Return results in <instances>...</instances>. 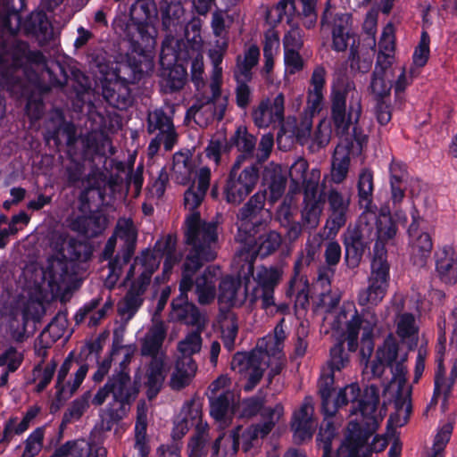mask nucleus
I'll return each mask as SVG.
<instances>
[{"mask_svg":"<svg viewBox=\"0 0 457 457\" xmlns=\"http://www.w3.org/2000/svg\"><path fill=\"white\" fill-rule=\"evenodd\" d=\"M351 162V148L348 144L340 143L335 149L330 176L333 182L342 183L347 177Z\"/></svg>","mask_w":457,"mask_h":457,"instance_id":"bb28decb","label":"nucleus"},{"mask_svg":"<svg viewBox=\"0 0 457 457\" xmlns=\"http://www.w3.org/2000/svg\"><path fill=\"white\" fill-rule=\"evenodd\" d=\"M429 56V37L426 31H423L420 41L414 50L412 60L415 67H423Z\"/></svg>","mask_w":457,"mask_h":457,"instance_id":"052dcab7","label":"nucleus"},{"mask_svg":"<svg viewBox=\"0 0 457 457\" xmlns=\"http://www.w3.org/2000/svg\"><path fill=\"white\" fill-rule=\"evenodd\" d=\"M39 304L35 302L28 303L21 310H16L12 313L10 320V328L12 335L16 340H21L26 331V326L29 320H37V308Z\"/></svg>","mask_w":457,"mask_h":457,"instance_id":"7c9ffc66","label":"nucleus"},{"mask_svg":"<svg viewBox=\"0 0 457 457\" xmlns=\"http://www.w3.org/2000/svg\"><path fill=\"white\" fill-rule=\"evenodd\" d=\"M205 193L191 187L185 193V207L190 212L186 224V241L191 246L189 254L212 261L216 257L217 232L212 223L203 222L195 209L201 204Z\"/></svg>","mask_w":457,"mask_h":457,"instance_id":"39448f33","label":"nucleus"},{"mask_svg":"<svg viewBox=\"0 0 457 457\" xmlns=\"http://www.w3.org/2000/svg\"><path fill=\"white\" fill-rule=\"evenodd\" d=\"M101 420L99 423L95 427L93 431V438L94 440H98L103 442L104 434L107 431H110L115 423L118 422L119 420L121 419V416L117 412H114L112 410H104L101 412Z\"/></svg>","mask_w":457,"mask_h":457,"instance_id":"603ef678","label":"nucleus"},{"mask_svg":"<svg viewBox=\"0 0 457 457\" xmlns=\"http://www.w3.org/2000/svg\"><path fill=\"white\" fill-rule=\"evenodd\" d=\"M204 328H198L187 333L177 345V350L180 354V359L191 358L192 355L200 353L203 345L201 333Z\"/></svg>","mask_w":457,"mask_h":457,"instance_id":"49530a36","label":"nucleus"},{"mask_svg":"<svg viewBox=\"0 0 457 457\" xmlns=\"http://www.w3.org/2000/svg\"><path fill=\"white\" fill-rule=\"evenodd\" d=\"M350 19L348 13H334L329 8L326 9L322 18V25L332 27V47L335 51L342 52L350 47V52L356 46V37L350 32Z\"/></svg>","mask_w":457,"mask_h":457,"instance_id":"a211bd4d","label":"nucleus"},{"mask_svg":"<svg viewBox=\"0 0 457 457\" xmlns=\"http://www.w3.org/2000/svg\"><path fill=\"white\" fill-rule=\"evenodd\" d=\"M159 264L160 261L157 260V257L150 253H144L140 258L135 260L127 275V280L132 278L136 270L140 272V276L137 280L132 283L124 300L120 303L119 309L122 314H128L130 317L141 306L143 303L142 295L150 282L152 274L158 268Z\"/></svg>","mask_w":457,"mask_h":457,"instance_id":"9d476101","label":"nucleus"},{"mask_svg":"<svg viewBox=\"0 0 457 457\" xmlns=\"http://www.w3.org/2000/svg\"><path fill=\"white\" fill-rule=\"evenodd\" d=\"M113 237H115V238L119 237L124 241L126 252L124 253L123 262H128L131 257L133 246L137 240V230L132 221L129 219L119 220Z\"/></svg>","mask_w":457,"mask_h":457,"instance_id":"a19ab883","label":"nucleus"},{"mask_svg":"<svg viewBox=\"0 0 457 457\" xmlns=\"http://www.w3.org/2000/svg\"><path fill=\"white\" fill-rule=\"evenodd\" d=\"M190 427L195 428V434L188 443L189 457H203L209 441L208 424L202 420V410L195 402L187 403L175 420L173 436L181 437Z\"/></svg>","mask_w":457,"mask_h":457,"instance_id":"1a4fd4ad","label":"nucleus"},{"mask_svg":"<svg viewBox=\"0 0 457 457\" xmlns=\"http://www.w3.org/2000/svg\"><path fill=\"white\" fill-rule=\"evenodd\" d=\"M436 271L445 284H454L457 281V255L451 246H445L438 252Z\"/></svg>","mask_w":457,"mask_h":457,"instance_id":"393cba45","label":"nucleus"},{"mask_svg":"<svg viewBox=\"0 0 457 457\" xmlns=\"http://www.w3.org/2000/svg\"><path fill=\"white\" fill-rule=\"evenodd\" d=\"M160 10L162 16L164 26H170L175 20H179L183 15V8L179 3L168 4L162 2Z\"/></svg>","mask_w":457,"mask_h":457,"instance_id":"e2e57ef3","label":"nucleus"},{"mask_svg":"<svg viewBox=\"0 0 457 457\" xmlns=\"http://www.w3.org/2000/svg\"><path fill=\"white\" fill-rule=\"evenodd\" d=\"M333 376L320 377L319 390L325 415L333 416L339 408L351 404L350 420L338 457H367V435L383 420L386 409L379 403L378 389L370 385L363 395L358 384L352 383L336 391Z\"/></svg>","mask_w":457,"mask_h":457,"instance_id":"f257e3e1","label":"nucleus"},{"mask_svg":"<svg viewBox=\"0 0 457 457\" xmlns=\"http://www.w3.org/2000/svg\"><path fill=\"white\" fill-rule=\"evenodd\" d=\"M259 56V48L256 46H251L245 52L244 56H238L237 59L234 71L235 79L238 83L236 99L237 104L241 108H245L250 103L251 91L245 82L251 79V70L257 64Z\"/></svg>","mask_w":457,"mask_h":457,"instance_id":"f3484780","label":"nucleus"},{"mask_svg":"<svg viewBox=\"0 0 457 457\" xmlns=\"http://www.w3.org/2000/svg\"><path fill=\"white\" fill-rule=\"evenodd\" d=\"M230 379L226 376L219 377L210 387L211 415L220 428L228 427L234 415L236 397L229 390Z\"/></svg>","mask_w":457,"mask_h":457,"instance_id":"4468645a","label":"nucleus"},{"mask_svg":"<svg viewBox=\"0 0 457 457\" xmlns=\"http://www.w3.org/2000/svg\"><path fill=\"white\" fill-rule=\"evenodd\" d=\"M280 278V272L277 269L262 267L256 274L257 287L259 288L274 287Z\"/></svg>","mask_w":457,"mask_h":457,"instance_id":"bf43d9fd","label":"nucleus"},{"mask_svg":"<svg viewBox=\"0 0 457 457\" xmlns=\"http://www.w3.org/2000/svg\"><path fill=\"white\" fill-rule=\"evenodd\" d=\"M220 275L219 268L209 267L197 278L195 281V289L198 295V301L201 303H211L215 296V284Z\"/></svg>","mask_w":457,"mask_h":457,"instance_id":"2f4dec72","label":"nucleus"},{"mask_svg":"<svg viewBox=\"0 0 457 457\" xmlns=\"http://www.w3.org/2000/svg\"><path fill=\"white\" fill-rule=\"evenodd\" d=\"M147 130L152 134L157 132L148 145L150 156L158 153L162 143L167 151H170L177 143L178 134L172 120L162 110H155L148 114Z\"/></svg>","mask_w":457,"mask_h":457,"instance_id":"2eb2a0df","label":"nucleus"},{"mask_svg":"<svg viewBox=\"0 0 457 457\" xmlns=\"http://www.w3.org/2000/svg\"><path fill=\"white\" fill-rule=\"evenodd\" d=\"M314 408L310 399H306L300 409L295 411L292 428L294 430L295 439L303 442L310 439L317 426L312 419Z\"/></svg>","mask_w":457,"mask_h":457,"instance_id":"5701e85b","label":"nucleus"},{"mask_svg":"<svg viewBox=\"0 0 457 457\" xmlns=\"http://www.w3.org/2000/svg\"><path fill=\"white\" fill-rule=\"evenodd\" d=\"M378 237L379 241L393 238L396 235V225L389 213L382 212L377 220Z\"/></svg>","mask_w":457,"mask_h":457,"instance_id":"6e6d98bb","label":"nucleus"},{"mask_svg":"<svg viewBox=\"0 0 457 457\" xmlns=\"http://www.w3.org/2000/svg\"><path fill=\"white\" fill-rule=\"evenodd\" d=\"M369 286L359 295L361 305L378 304L386 294L389 286L390 266L386 260L384 245L377 242L374 249V257L371 262Z\"/></svg>","mask_w":457,"mask_h":457,"instance_id":"9b49d317","label":"nucleus"},{"mask_svg":"<svg viewBox=\"0 0 457 457\" xmlns=\"http://www.w3.org/2000/svg\"><path fill=\"white\" fill-rule=\"evenodd\" d=\"M395 333L403 343L411 346L417 344L419 325L412 314H399L395 318Z\"/></svg>","mask_w":457,"mask_h":457,"instance_id":"c9c22d12","label":"nucleus"},{"mask_svg":"<svg viewBox=\"0 0 457 457\" xmlns=\"http://www.w3.org/2000/svg\"><path fill=\"white\" fill-rule=\"evenodd\" d=\"M395 29L387 24L383 29L379 42L377 63L391 67L395 59Z\"/></svg>","mask_w":457,"mask_h":457,"instance_id":"e433bc0d","label":"nucleus"},{"mask_svg":"<svg viewBox=\"0 0 457 457\" xmlns=\"http://www.w3.org/2000/svg\"><path fill=\"white\" fill-rule=\"evenodd\" d=\"M255 137L247 133L245 127H239L235 134L234 142L244 153H251L255 145Z\"/></svg>","mask_w":457,"mask_h":457,"instance_id":"69168bd1","label":"nucleus"},{"mask_svg":"<svg viewBox=\"0 0 457 457\" xmlns=\"http://www.w3.org/2000/svg\"><path fill=\"white\" fill-rule=\"evenodd\" d=\"M322 212V204L316 197H305V206L302 212L303 222L309 228H316Z\"/></svg>","mask_w":457,"mask_h":457,"instance_id":"3c124183","label":"nucleus"},{"mask_svg":"<svg viewBox=\"0 0 457 457\" xmlns=\"http://www.w3.org/2000/svg\"><path fill=\"white\" fill-rule=\"evenodd\" d=\"M265 193L254 194L237 215L238 238L244 241L238 250L237 260L245 262L248 273L253 274V263L256 255L266 257L275 253L282 243L281 235L275 230H263L256 237L252 230L259 225L261 220L270 218V212L264 210Z\"/></svg>","mask_w":457,"mask_h":457,"instance_id":"7ed1b4c3","label":"nucleus"},{"mask_svg":"<svg viewBox=\"0 0 457 457\" xmlns=\"http://www.w3.org/2000/svg\"><path fill=\"white\" fill-rule=\"evenodd\" d=\"M393 71L392 66L376 63L373 78L370 84V90L377 101L388 98L392 88Z\"/></svg>","mask_w":457,"mask_h":457,"instance_id":"cd10ccee","label":"nucleus"},{"mask_svg":"<svg viewBox=\"0 0 457 457\" xmlns=\"http://www.w3.org/2000/svg\"><path fill=\"white\" fill-rule=\"evenodd\" d=\"M348 61L353 70L361 72H367L372 64V59L370 56H366L361 51L358 49V46L352 49Z\"/></svg>","mask_w":457,"mask_h":457,"instance_id":"680f3d73","label":"nucleus"},{"mask_svg":"<svg viewBox=\"0 0 457 457\" xmlns=\"http://www.w3.org/2000/svg\"><path fill=\"white\" fill-rule=\"evenodd\" d=\"M283 413L284 410L280 404H277L273 408H263L262 411L263 423L248 427L239 436L243 450L248 452L256 447L260 439L270 432L273 426L279 421Z\"/></svg>","mask_w":457,"mask_h":457,"instance_id":"6ab92c4d","label":"nucleus"},{"mask_svg":"<svg viewBox=\"0 0 457 457\" xmlns=\"http://www.w3.org/2000/svg\"><path fill=\"white\" fill-rule=\"evenodd\" d=\"M91 445L83 439L69 440L59 445L49 457H90Z\"/></svg>","mask_w":457,"mask_h":457,"instance_id":"37998d69","label":"nucleus"},{"mask_svg":"<svg viewBox=\"0 0 457 457\" xmlns=\"http://www.w3.org/2000/svg\"><path fill=\"white\" fill-rule=\"evenodd\" d=\"M283 322L284 320H281L272 334L259 339L251 353L234 355L231 369L246 379L244 385L245 391H251L260 382L266 370L269 369L270 380L281 371L285 362L283 348L287 337Z\"/></svg>","mask_w":457,"mask_h":457,"instance_id":"20e7f679","label":"nucleus"},{"mask_svg":"<svg viewBox=\"0 0 457 457\" xmlns=\"http://www.w3.org/2000/svg\"><path fill=\"white\" fill-rule=\"evenodd\" d=\"M155 252L165 256L163 272L170 271L172 267L180 260V255L176 253V237L168 236L156 244Z\"/></svg>","mask_w":457,"mask_h":457,"instance_id":"09e8293b","label":"nucleus"},{"mask_svg":"<svg viewBox=\"0 0 457 457\" xmlns=\"http://www.w3.org/2000/svg\"><path fill=\"white\" fill-rule=\"evenodd\" d=\"M29 427L23 419L18 421L16 418L10 419L4 424L3 431V441L9 443L14 434L20 435L25 432Z\"/></svg>","mask_w":457,"mask_h":457,"instance_id":"338daca9","label":"nucleus"},{"mask_svg":"<svg viewBox=\"0 0 457 457\" xmlns=\"http://www.w3.org/2000/svg\"><path fill=\"white\" fill-rule=\"evenodd\" d=\"M228 48V40L225 37L219 38L215 46L210 49L209 57L212 64V71L210 82L212 87H216L217 84H222V68L220 63Z\"/></svg>","mask_w":457,"mask_h":457,"instance_id":"c03bdc74","label":"nucleus"},{"mask_svg":"<svg viewBox=\"0 0 457 457\" xmlns=\"http://www.w3.org/2000/svg\"><path fill=\"white\" fill-rule=\"evenodd\" d=\"M328 201L331 210V221L337 230L345 224L351 196L343 195L337 190H331L328 193Z\"/></svg>","mask_w":457,"mask_h":457,"instance_id":"c85d7f7f","label":"nucleus"},{"mask_svg":"<svg viewBox=\"0 0 457 457\" xmlns=\"http://www.w3.org/2000/svg\"><path fill=\"white\" fill-rule=\"evenodd\" d=\"M71 365L72 359L71 357H68L63 361L58 371L56 387L60 395L68 396L73 395L78 390V388L85 379L86 375L87 373V366L81 365L74 374L72 381H68L64 383V380L71 370Z\"/></svg>","mask_w":457,"mask_h":457,"instance_id":"b1692460","label":"nucleus"},{"mask_svg":"<svg viewBox=\"0 0 457 457\" xmlns=\"http://www.w3.org/2000/svg\"><path fill=\"white\" fill-rule=\"evenodd\" d=\"M378 317L372 310H365L360 314L353 302L343 303L330 322L332 337L339 344L330 350L329 372L323 373L321 377L333 376L335 378V372L347 365L348 358L344 353L343 342H346L351 352H355L360 343L361 354L370 357L374 348L373 339L378 331Z\"/></svg>","mask_w":457,"mask_h":457,"instance_id":"f03ea898","label":"nucleus"},{"mask_svg":"<svg viewBox=\"0 0 457 457\" xmlns=\"http://www.w3.org/2000/svg\"><path fill=\"white\" fill-rule=\"evenodd\" d=\"M114 399L120 403L124 407L125 403L134 399L137 394V389L131 384L130 378L127 373L120 372L113 376L107 382Z\"/></svg>","mask_w":457,"mask_h":457,"instance_id":"c756f323","label":"nucleus"},{"mask_svg":"<svg viewBox=\"0 0 457 457\" xmlns=\"http://www.w3.org/2000/svg\"><path fill=\"white\" fill-rule=\"evenodd\" d=\"M29 220V216L24 212L12 216L11 220H8L5 216H0V247H4L8 237L23 229Z\"/></svg>","mask_w":457,"mask_h":457,"instance_id":"58836bf2","label":"nucleus"},{"mask_svg":"<svg viewBox=\"0 0 457 457\" xmlns=\"http://www.w3.org/2000/svg\"><path fill=\"white\" fill-rule=\"evenodd\" d=\"M268 184L270 201L274 203L282 196L286 189L287 178L281 167L276 166L272 170H268L265 174Z\"/></svg>","mask_w":457,"mask_h":457,"instance_id":"a18cd8bd","label":"nucleus"},{"mask_svg":"<svg viewBox=\"0 0 457 457\" xmlns=\"http://www.w3.org/2000/svg\"><path fill=\"white\" fill-rule=\"evenodd\" d=\"M239 162L235 163L226 184L224 194L228 203L239 204L253 189L258 181V170L251 166L237 176Z\"/></svg>","mask_w":457,"mask_h":457,"instance_id":"dca6fc26","label":"nucleus"},{"mask_svg":"<svg viewBox=\"0 0 457 457\" xmlns=\"http://www.w3.org/2000/svg\"><path fill=\"white\" fill-rule=\"evenodd\" d=\"M361 114V104L356 95L355 103L351 106L348 116L345 115V96L337 91L332 94V118L337 134H345L353 120H357Z\"/></svg>","mask_w":457,"mask_h":457,"instance_id":"4be33fe9","label":"nucleus"},{"mask_svg":"<svg viewBox=\"0 0 457 457\" xmlns=\"http://www.w3.org/2000/svg\"><path fill=\"white\" fill-rule=\"evenodd\" d=\"M68 320L67 316L63 312H59L49 323L47 327V333L51 335L54 339L62 337L67 330Z\"/></svg>","mask_w":457,"mask_h":457,"instance_id":"774afa93","label":"nucleus"},{"mask_svg":"<svg viewBox=\"0 0 457 457\" xmlns=\"http://www.w3.org/2000/svg\"><path fill=\"white\" fill-rule=\"evenodd\" d=\"M246 293L241 287L240 279L237 278L227 277L220 285L219 302L226 307L241 304Z\"/></svg>","mask_w":457,"mask_h":457,"instance_id":"a878e982","label":"nucleus"},{"mask_svg":"<svg viewBox=\"0 0 457 457\" xmlns=\"http://www.w3.org/2000/svg\"><path fill=\"white\" fill-rule=\"evenodd\" d=\"M201 257L188 254L184 264L183 276L179 284V295L172 302L171 318L187 325L204 328L205 319L199 313L196 307L187 302V292L192 288L194 271L199 269L203 262Z\"/></svg>","mask_w":457,"mask_h":457,"instance_id":"0eeeda50","label":"nucleus"},{"mask_svg":"<svg viewBox=\"0 0 457 457\" xmlns=\"http://www.w3.org/2000/svg\"><path fill=\"white\" fill-rule=\"evenodd\" d=\"M166 328L162 320L156 316L153 318V324L145 336L141 352L144 355L152 356V361L147 372V396L154 398L160 391L164 380L165 356L159 353L165 338Z\"/></svg>","mask_w":457,"mask_h":457,"instance_id":"423d86ee","label":"nucleus"},{"mask_svg":"<svg viewBox=\"0 0 457 457\" xmlns=\"http://www.w3.org/2000/svg\"><path fill=\"white\" fill-rule=\"evenodd\" d=\"M438 346H437V364L438 370L436 374L435 378V395H447L450 391L451 386L457 378V362H454L452 371H451V379L447 380L444 378V370L442 368V358L441 355L445 350V335L441 336L438 339Z\"/></svg>","mask_w":457,"mask_h":457,"instance_id":"4c0bfd02","label":"nucleus"},{"mask_svg":"<svg viewBox=\"0 0 457 457\" xmlns=\"http://www.w3.org/2000/svg\"><path fill=\"white\" fill-rule=\"evenodd\" d=\"M138 10L144 13L145 17L143 18V20L145 21L147 26L152 25L154 21L156 20L157 9L153 0L138 1L136 4L132 6V14Z\"/></svg>","mask_w":457,"mask_h":457,"instance_id":"0e129e2a","label":"nucleus"},{"mask_svg":"<svg viewBox=\"0 0 457 457\" xmlns=\"http://www.w3.org/2000/svg\"><path fill=\"white\" fill-rule=\"evenodd\" d=\"M67 262L63 258H50L47 266L43 270V279L48 283V286L54 287H59L63 282L67 274Z\"/></svg>","mask_w":457,"mask_h":457,"instance_id":"79ce46f5","label":"nucleus"},{"mask_svg":"<svg viewBox=\"0 0 457 457\" xmlns=\"http://www.w3.org/2000/svg\"><path fill=\"white\" fill-rule=\"evenodd\" d=\"M316 3L317 0H288L290 6L306 19L304 25L309 29L314 26L317 20Z\"/></svg>","mask_w":457,"mask_h":457,"instance_id":"8fccbe9b","label":"nucleus"},{"mask_svg":"<svg viewBox=\"0 0 457 457\" xmlns=\"http://www.w3.org/2000/svg\"><path fill=\"white\" fill-rule=\"evenodd\" d=\"M408 233L412 253L420 254L421 258L426 257L432 249V241L429 235L420 232L416 221L411 224Z\"/></svg>","mask_w":457,"mask_h":457,"instance_id":"de8ad7c7","label":"nucleus"},{"mask_svg":"<svg viewBox=\"0 0 457 457\" xmlns=\"http://www.w3.org/2000/svg\"><path fill=\"white\" fill-rule=\"evenodd\" d=\"M325 78V69L321 66L316 67L312 74L311 85L307 91L306 108L302 120L295 132L302 144H304L311 136L312 117L319 113L324 106Z\"/></svg>","mask_w":457,"mask_h":457,"instance_id":"f8f14e48","label":"nucleus"},{"mask_svg":"<svg viewBox=\"0 0 457 457\" xmlns=\"http://www.w3.org/2000/svg\"><path fill=\"white\" fill-rule=\"evenodd\" d=\"M44 436V427L33 430L24 441V450L21 457H36L42 450Z\"/></svg>","mask_w":457,"mask_h":457,"instance_id":"864d4df0","label":"nucleus"},{"mask_svg":"<svg viewBox=\"0 0 457 457\" xmlns=\"http://www.w3.org/2000/svg\"><path fill=\"white\" fill-rule=\"evenodd\" d=\"M453 432V425L445 423L441 426L434 439L432 452L429 455L434 457H444V450L448 444Z\"/></svg>","mask_w":457,"mask_h":457,"instance_id":"5fc2aeb1","label":"nucleus"},{"mask_svg":"<svg viewBox=\"0 0 457 457\" xmlns=\"http://www.w3.org/2000/svg\"><path fill=\"white\" fill-rule=\"evenodd\" d=\"M197 365L192 358H179L172 372L170 385L173 389L179 390L187 386L195 377Z\"/></svg>","mask_w":457,"mask_h":457,"instance_id":"473e14b6","label":"nucleus"},{"mask_svg":"<svg viewBox=\"0 0 457 457\" xmlns=\"http://www.w3.org/2000/svg\"><path fill=\"white\" fill-rule=\"evenodd\" d=\"M221 85L212 87L209 84L210 95L197 96L195 104L188 109L187 116L192 117L199 126H206L214 120H221L227 111L228 98L221 93Z\"/></svg>","mask_w":457,"mask_h":457,"instance_id":"ddd939ff","label":"nucleus"},{"mask_svg":"<svg viewBox=\"0 0 457 457\" xmlns=\"http://www.w3.org/2000/svg\"><path fill=\"white\" fill-rule=\"evenodd\" d=\"M386 393L395 398V411L390 416L387 424V436L390 435L395 440L398 439L395 429L404 426L410 418L411 386V385L386 386Z\"/></svg>","mask_w":457,"mask_h":457,"instance_id":"aec40b11","label":"nucleus"},{"mask_svg":"<svg viewBox=\"0 0 457 457\" xmlns=\"http://www.w3.org/2000/svg\"><path fill=\"white\" fill-rule=\"evenodd\" d=\"M372 193H373V174L369 169H363L359 174L358 179V195L359 203L365 209L364 217L370 216L375 218V212L372 210Z\"/></svg>","mask_w":457,"mask_h":457,"instance_id":"72a5a7b5","label":"nucleus"},{"mask_svg":"<svg viewBox=\"0 0 457 457\" xmlns=\"http://www.w3.org/2000/svg\"><path fill=\"white\" fill-rule=\"evenodd\" d=\"M120 79L117 71L103 77V95L112 104H115V91L122 85Z\"/></svg>","mask_w":457,"mask_h":457,"instance_id":"13d9d810","label":"nucleus"},{"mask_svg":"<svg viewBox=\"0 0 457 457\" xmlns=\"http://www.w3.org/2000/svg\"><path fill=\"white\" fill-rule=\"evenodd\" d=\"M223 343L226 348L231 350L237 334V324L233 315L226 316L220 323Z\"/></svg>","mask_w":457,"mask_h":457,"instance_id":"4d7b16f0","label":"nucleus"},{"mask_svg":"<svg viewBox=\"0 0 457 457\" xmlns=\"http://www.w3.org/2000/svg\"><path fill=\"white\" fill-rule=\"evenodd\" d=\"M239 442V428L233 434H222L212 444L213 457H236Z\"/></svg>","mask_w":457,"mask_h":457,"instance_id":"ea45409f","label":"nucleus"},{"mask_svg":"<svg viewBox=\"0 0 457 457\" xmlns=\"http://www.w3.org/2000/svg\"><path fill=\"white\" fill-rule=\"evenodd\" d=\"M377 361L370 364L373 376L379 377L384 373L385 367L390 369L392 378L387 386L409 385L406 380L407 368L405 362L408 352L399 347L393 335L386 337L383 344L377 350Z\"/></svg>","mask_w":457,"mask_h":457,"instance_id":"6e6552de","label":"nucleus"},{"mask_svg":"<svg viewBox=\"0 0 457 457\" xmlns=\"http://www.w3.org/2000/svg\"><path fill=\"white\" fill-rule=\"evenodd\" d=\"M147 411L148 408L145 403H138L135 426V450L138 457H147L149 453L146 441Z\"/></svg>","mask_w":457,"mask_h":457,"instance_id":"f704fd0d","label":"nucleus"},{"mask_svg":"<svg viewBox=\"0 0 457 457\" xmlns=\"http://www.w3.org/2000/svg\"><path fill=\"white\" fill-rule=\"evenodd\" d=\"M285 97L282 93L278 94L272 101H262L253 111V120L259 128H268L280 124L284 120Z\"/></svg>","mask_w":457,"mask_h":457,"instance_id":"412c9836","label":"nucleus"}]
</instances>
